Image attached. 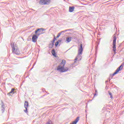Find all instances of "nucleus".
<instances>
[{"label":"nucleus","mask_w":124,"mask_h":124,"mask_svg":"<svg viewBox=\"0 0 124 124\" xmlns=\"http://www.w3.org/2000/svg\"><path fill=\"white\" fill-rule=\"evenodd\" d=\"M78 55L75 58V61H81L82 60V55L83 54V44L78 45Z\"/></svg>","instance_id":"f257e3e1"},{"label":"nucleus","mask_w":124,"mask_h":124,"mask_svg":"<svg viewBox=\"0 0 124 124\" xmlns=\"http://www.w3.org/2000/svg\"><path fill=\"white\" fill-rule=\"evenodd\" d=\"M65 62V60H62V62L60 63V65H59L57 68L58 71H59V72H66V71L68 70V68H64Z\"/></svg>","instance_id":"f03ea898"},{"label":"nucleus","mask_w":124,"mask_h":124,"mask_svg":"<svg viewBox=\"0 0 124 124\" xmlns=\"http://www.w3.org/2000/svg\"><path fill=\"white\" fill-rule=\"evenodd\" d=\"M11 45L12 46L13 53H15L16 55H19L20 50H19V48H18L17 44L12 43L11 44Z\"/></svg>","instance_id":"7ed1b4c3"},{"label":"nucleus","mask_w":124,"mask_h":124,"mask_svg":"<svg viewBox=\"0 0 124 124\" xmlns=\"http://www.w3.org/2000/svg\"><path fill=\"white\" fill-rule=\"evenodd\" d=\"M117 41V37H116V35H113V51L114 54H116V51H117V48H116V44Z\"/></svg>","instance_id":"20e7f679"},{"label":"nucleus","mask_w":124,"mask_h":124,"mask_svg":"<svg viewBox=\"0 0 124 124\" xmlns=\"http://www.w3.org/2000/svg\"><path fill=\"white\" fill-rule=\"evenodd\" d=\"M124 63H123L115 71V72L113 74L112 76H114L115 75H116V74H118V73H119V72H120V71H121V70H122V69H123V68H124Z\"/></svg>","instance_id":"39448f33"},{"label":"nucleus","mask_w":124,"mask_h":124,"mask_svg":"<svg viewBox=\"0 0 124 124\" xmlns=\"http://www.w3.org/2000/svg\"><path fill=\"white\" fill-rule=\"evenodd\" d=\"M44 32V30L42 28L38 29L35 31V33L37 36H39L40 34H43Z\"/></svg>","instance_id":"423d86ee"},{"label":"nucleus","mask_w":124,"mask_h":124,"mask_svg":"<svg viewBox=\"0 0 124 124\" xmlns=\"http://www.w3.org/2000/svg\"><path fill=\"white\" fill-rule=\"evenodd\" d=\"M56 41V37L54 36V38L53 39V41L49 45V48H53L54 45H55V41Z\"/></svg>","instance_id":"0eeeda50"},{"label":"nucleus","mask_w":124,"mask_h":124,"mask_svg":"<svg viewBox=\"0 0 124 124\" xmlns=\"http://www.w3.org/2000/svg\"><path fill=\"white\" fill-rule=\"evenodd\" d=\"M29 106V102L28 101H25L24 103V107L25 108V110H24V112L27 113L28 112V107Z\"/></svg>","instance_id":"6e6552de"},{"label":"nucleus","mask_w":124,"mask_h":124,"mask_svg":"<svg viewBox=\"0 0 124 124\" xmlns=\"http://www.w3.org/2000/svg\"><path fill=\"white\" fill-rule=\"evenodd\" d=\"M37 35L35 34V35H33L32 37V40L33 42H36L37 41V38H38Z\"/></svg>","instance_id":"1a4fd4ad"},{"label":"nucleus","mask_w":124,"mask_h":124,"mask_svg":"<svg viewBox=\"0 0 124 124\" xmlns=\"http://www.w3.org/2000/svg\"><path fill=\"white\" fill-rule=\"evenodd\" d=\"M47 3V0H40L39 1V4L42 5H44Z\"/></svg>","instance_id":"9d476101"},{"label":"nucleus","mask_w":124,"mask_h":124,"mask_svg":"<svg viewBox=\"0 0 124 124\" xmlns=\"http://www.w3.org/2000/svg\"><path fill=\"white\" fill-rule=\"evenodd\" d=\"M79 117H78L75 120L74 122H73L72 123H71L70 124H76L79 122Z\"/></svg>","instance_id":"9b49d317"},{"label":"nucleus","mask_w":124,"mask_h":124,"mask_svg":"<svg viewBox=\"0 0 124 124\" xmlns=\"http://www.w3.org/2000/svg\"><path fill=\"white\" fill-rule=\"evenodd\" d=\"M71 39H72V38L71 37H67L65 42L67 43H69V42L71 41Z\"/></svg>","instance_id":"f8f14e48"},{"label":"nucleus","mask_w":124,"mask_h":124,"mask_svg":"<svg viewBox=\"0 0 124 124\" xmlns=\"http://www.w3.org/2000/svg\"><path fill=\"white\" fill-rule=\"evenodd\" d=\"M75 9V7H74V6L69 7V12H73L74 11Z\"/></svg>","instance_id":"ddd939ff"},{"label":"nucleus","mask_w":124,"mask_h":124,"mask_svg":"<svg viewBox=\"0 0 124 124\" xmlns=\"http://www.w3.org/2000/svg\"><path fill=\"white\" fill-rule=\"evenodd\" d=\"M51 54L54 57H56V51H55V49H52L51 50Z\"/></svg>","instance_id":"4468645a"},{"label":"nucleus","mask_w":124,"mask_h":124,"mask_svg":"<svg viewBox=\"0 0 124 124\" xmlns=\"http://www.w3.org/2000/svg\"><path fill=\"white\" fill-rule=\"evenodd\" d=\"M14 91H15V89L14 88L12 89L11 92H9V94H10V93H13V94H14Z\"/></svg>","instance_id":"2eb2a0df"},{"label":"nucleus","mask_w":124,"mask_h":124,"mask_svg":"<svg viewBox=\"0 0 124 124\" xmlns=\"http://www.w3.org/2000/svg\"><path fill=\"white\" fill-rule=\"evenodd\" d=\"M61 34H62V32L58 34L57 36H56V38H59V37L61 36Z\"/></svg>","instance_id":"dca6fc26"},{"label":"nucleus","mask_w":124,"mask_h":124,"mask_svg":"<svg viewBox=\"0 0 124 124\" xmlns=\"http://www.w3.org/2000/svg\"><path fill=\"white\" fill-rule=\"evenodd\" d=\"M108 94L110 95V98H113V96H112V93L108 91Z\"/></svg>","instance_id":"f3484780"},{"label":"nucleus","mask_w":124,"mask_h":124,"mask_svg":"<svg viewBox=\"0 0 124 124\" xmlns=\"http://www.w3.org/2000/svg\"><path fill=\"white\" fill-rule=\"evenodd\" d=\"M58 45H59V42H56L55 43V46L57 47Z\"/></svg>","instance_id":"a211bd4d"},{"label":"nucleus","mask_w":124,"mask_h":124,"mask_svg":"<svg viewBox=\"0 0 124 124\" xmlns=\"http://www.w3.org/2000/svg\"><path fill=\"white\" fill-rule=\"evenodd\" d=\"M50 2H51V0H47V4H49Z\"/></svg>","instance_id":"6ab92c4d"},{"label":"nucleus","mask_w":124,"mask_h":124,"mask_svg":"<svg viewBox=\"0 0 124 124\" xmlns=\"http://www.w3.org/2000/svg\"><path fill=\"white\" fill-rule=\"evenodd\" d=\"M68 31V30H65L64 31H61V33H62V32H65L66 31Z\"/></svg>","instance_id":"aec40b11"},{"label":"nucleus","mask_w":124,"mask_h":124,"mask_svg":"<svg viewBox=\"0 0 124 124\" xmlns=\"http://www.w3.org/2000/svg\"><path fill=\"white\" fill-rule=\"evenodd\" d=\"M95 95H96V94H95L94 95V96H95Z\"/></svg>","instance_id":"412c9836"},{"label":"nucleus","mask_w":124,"mask_h":124,"mask_svg":"<svg viewBox=\"0 0 124 124\" xmlns=\"http://www.w3.org/2000/svg\"><path fill=\"white\" fill-rule=\"evenodd\" d=\"M60 42H61V40H59Z\"/></svg>","instance_id":"4be33fe9"}]
</instances>
